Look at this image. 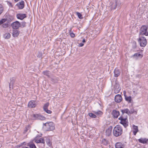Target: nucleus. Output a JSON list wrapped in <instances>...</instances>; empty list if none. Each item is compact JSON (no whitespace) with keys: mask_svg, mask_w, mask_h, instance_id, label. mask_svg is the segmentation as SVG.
I'll use <instances>...</instances> for the list:
<instances>
[{"mask_svg":"<svg viewBox=\"0 0 148 148\" xmlns=\"http://www.w3.org/2000/svg\"><path fill=\"white\" fill-rule=\"evenodd\" d=\"M137 40L140 47H144L146 45L147 40L145 37L139 36Z\"/></svg>","mask_w":148,"mask_h":148,"instance_id":"nucleus-5","label":"nucleus"},{"mask_svg":"<svg viewBox=\"0 0 148 148\" xmlns=\"http://www.w3.org/2000/svg\"><path fill=\"white\" fill-rule=\"evenodd\" d=\"M20 23L18 21H16L11 24V26L14 29H17L20 27Z\"/></svg>","mask_w":148,"mask_h":148,"instance_id":"nucleus-8","label":"nucleus"},{"mask_svg":"<svg viewBox=\"0 0 148 148\" xmlns=\"http://www.w3.org/2000/svg\"><path fill=\"white\" fill-rule=\"evenodd\" d=\"M42 73L44 75L47 76L48 77L50 78L51 72L48 70H46L42 72Z\"/></svg>","mask_w":148,"mask_h":148,"instance_id":"nucleus-24","label":"nucleus"},{"mask_svg":"<svg viewBox=\"0 0 148 148\" xmlns=\"http://www.w3.org/2000/svg\"><path fill=\"white\" fill-rule=\"evenodd\" d=\"M35 142L36 143H41L43 144V147H44L45 146V140L44 138H36L35 139Z\"/></svg>","mask_w":148,"mask_h":148,"instance_id":"nucleus-10","label":"nucleus"},{"mask_svg":"<svg viewBox=\"0 0 148 148\" xmlns=\"http://www.w3.org/2000/svg\"><path fill=\"white\" fill-rule=\"evenodd\" d=\"M148 25H143L140 28L139 31V36L145 35L148 36Z\"/></svg>","mask_w":148,"mask_h":148,"instance_id":"nucleus-2","label":"nucleus"},{"mask_svg":"<svg viewBox=\"0 0 148 148\" xmlns=\"http://www.w3.org/2000/svg\"><path fill=\"white\" fill-rule=\"evenodd\" d=\"M20 32L17 30H15L13 31L12 35L13 37H17L19 35Z\"/></svg>","mask_w":148,"mask_h":148,"instance_id":"nucleus-25","label":"nucleus"},{"mask_svg":"<svg viewBox=\"0 0 148 148\" xmlns=\"http://www.w3.org/2000/svg\"><path fill=\"white\" fill-rule=\"evenodd\" d=\"M51 79V81L53 83H57L59 80L58 77H56L55 76H53L50 77Z\"/></svg>","mask_w":148,"mask_h":148,"instance_id":"nucleus-18","label":"nucleus"},{"mask_svg":"<svg viewBox=\"0 0 148 148\" xmlns=\"http://www.w3.org/2000/svg\"><path fill=\"white\" fill-rule=\"evenodd\" d=\"M76 15L78 16V18L80 19H82L83 18L82 16V14L78 12H76Z\"/></svg>","mask_w":148,"mask_h":148,"instance_id":"nucleus-33","label":"nucleus"},{"mask_svg":"<svg viewBox=\"0 0 148 148\" xmlns=\"http://www.w3.org/2000/svg\"><path fill=\"white\" fill-rule=\"evenodd\" d=\"M31 116L33 119H38L40 120H45L46 118L43 116H42L40 114H33L31 115Z\"/></svg>","mask_w":148,"mask_h":148,"instance_id":"nucleus-6","label":"nucleus"},{"mask_svg":"<svg viewBox=\"0 0 148 148\" xmlns=\"http://www.w3.org/2000/svg\"><path fill=\"white\" fill-rule=\"evenodd\" d=\"M69 32L70 33L71 36L73 38L75 37V34L73 33L72 32H71V29H70L69 30Z\"/></svg>","mask_w":148,"mask_h":148,"instance_id":"nucleus-38","label":"nucleus"},{"mask_svg":"<svg viewBox=\"0 0 148 148\" xmlns=\"http://www.w3.org/2000/svg\"><path fill=\"white\" fill-rule=\"evenodd\" d=\"M27 17V15L25 14L19 13L17 14L16 15L17 18L18 19L21 20H23L24 18H26Z\"/></svg>","mask_w":148,"mask_h":148,"instance_id":"nucleus-13","label":"nucleus"},{"mask_svg":"<svg viewBox=\"0 0 148 148\" xmlns=\"http://www.w3.org/2000/svg\"><path fill=\"white\" fill-rule=\"evenodd\" d=\"M36 105L35 101L32 100L29 102L28 106L29 107L34 108L36 107Z\"/></svg>","mask_w":148,"mask_h":148,"instance_id":"nucleus-16","label":"nucleus"},{"mask_svg":"<svg viewBox=\"0 0 148 148\" xmlns=\"http://www.w3.org/2000/svg\"><path fill=\"white\" fill-rule=\"evenodd\" d=\"M6 19L3 18L0 20V25L3 24L5 23L6 21Z\"/></svg>","mask_w":148,"mask_h":148,"instance_id":"nucleus-41","label":"nucleus"},{"mask_svg":"<svg viewBox=\"0 0 148 148\" xmlns=\"http://www.w3.org/2000/svg\"><path fill=\"white\" fill-rule=\"evenodd\" d=\"M114 76L115 77H118L120 74V71L117 68L115 69L114 71Z\"/></svg>","mask_w":148,"mask_h":148,"instance_id":"nucleus-19","label":"nucleus"},{"mask_svg":"<svg viewBox=\"0 0 148 148\" xmlns=\"http://www.w3.org/2000/svg\"><path fill=\"white\" fill-rule=\"evenodd\" d=\"M122 97L121 95H116L115 97L114 100L116 103H120L122 100Z\"/></svg>","mask_w":148,"mask_h":148,"instance_id":"nucleus-12","label":"nucleus"},{"mask_svg":"<svg viewBox=\"0 0 148 148\" xmlns=\"http://www.w3.org/2000/svg\"><path fill=\"white\" fill-rule=\"evenodd\" d=\"M93 112L95 113V114L97 115H102L103 113L101 111L99 110L97 112L94 111H93Z\"/></svg>","mask_w":148,"mask_h":148,"instance_id":"nucleus-36","label":"nucleus"},{"mask_svg":"<svg viewBox=\"0 0 148 148\" xmlns=\"http://www.w3.org/2000/svg\"><path fill=\"white\" fill-rule=\"evenodd\" d=\"M116 148H123L124 145L120 142L117 143L115 145Z\"/></svg>","mask_w":148,"mask_h":148,"instance_id":"nucleus-22","label":"nucleus"},{"mask_svg":"<svg viewBox=\"0 0 148 148\" xmlns=\"http://www.w3.org/2000/svg\"><path fill=\"white\" fill-rule=\"evenodd\" d=\"M26 23L25 22H22L21 24L20 27H24L26 26Z\"/></svg>","mask_w":148,"mask_h":148,"instance_id":"nucleus-42","label":"nucleus"},{"mask_svg":"<svg viewBox=\"0 0 148 148\" xmlns=\"http://www.w3.org/2000/svg\"><path fill=\"white\" fill-rule=\"evenodd\" d=\"M16 80V78L15 77H12L10 79V82L9 83V88H11V85L12 86H13Z\"/></svg>","mask_w":148,"mask_h":148,"instance_id":"nucleus-20","label":"nucleus"},{"mask_svg":"<svg viewBox=\"0 0 148 148\" xmlns=\"http://www.w3.org/2000/svg\"><path fill=\"white\" fill-rule=\"evenodd\" d=\"M49 105V103L47 102L45 103L43 106V109L44 111L46 112L47 113L51 114L52 113V111L51 110H49L48 109V108Z\"/></svg>","mask_w":148,"mask_h":148,"instance_id":"nucleus-9","label":"nucleus"},{"mask_svg":"<svg viewBox=\"0 0 148 148\" xmlns=\"http://www.w3.org/2000/svg\"><path fill=\"white\" fill-rule=\"evenodd\" d=\"M136 47V43L135 42L134 44L132 46V48L134 49H135Z\"/></svg>","mask_w":148,"mask_h":148,"instance_id":"nucleus-44","label":"nucleus"},{"mask_svg":"<svg viewBox=\"0 0 148 148\" xmlns=\"http://www.w3.org/2000/svg\"><path fill=\"white\" fill-rule=\"evenodd\" d=\"M42 56V54L40 52H39L38 53L37 57L39 58H41Z\"/></svg>","mask_w":148,"mask_h":148,"instance_id":"nucleus-43","label":"nucleus"},{"mask_svg":"<svg viewBox=\"0 0 148 148\" xmlns=\"http://www.w3.org/2000/svg\"><path fill=\"white\" fill-rule=\"evenodd\" d=\"M30 126L29 125L26 126L24 130V133H25L30 128Z\"/></svg>","mask_w":148,"mask_h":148,"instance_id":"nucleus-34","label":"nucleus"},{"mask_svg":"<svg viewBox=\"0 0 148 148\" xmlns=\"http://www.w3.org/2000/svg\"><path fill=\"white\" fill-rule=\"evenodd\" d=\"M112 114L114 118H117L120 115V112L118 111L114 110L112 111Z\"/></svg>","mask_w":148,"mask_h":148,"instance_id":"nucleus-14","label":"nucleus"},{"mask_svg":"<svg viewBox=\"0 0 148 148\" xmlns=\"http://www.w3.org/2000/svg\"><path fill=\"white\" fill-rule=\"evenodd\" d=\"M124 93V94L126 95V92L125 91H124L123 92Z\"/></svg>","mask_w":148,"mask_h":148,"instance_id":"nucleus-49","label":"nucleus"},{"mask_svg":"<svg viewBox=\"0 0 148 148\" xmlns=\"http://www.w3.org/2000/svg\"><path fill=\"white\" fill-rule=\"evenodd\" d=\"M133 133L134 135H136L137 133L138 132V130L137 126H136L134 125H133Z\"/></svg>","mask_w":148,"mask_h":148,"instance_id":"nucleus-21","label":"nucleus"},{"mask_svg":"<svg viewBox=\"0 0 148 148\" xmlns=\"http://www.w3.org/2000/svg\"><path fill=\"white\" fill-rule=\"evenodd\" d=\"M82 42L84 43L86 42V40L85 39H83L82 40Z\"/></svg>","mask_w":148,"mask_h":148,"instance_id":"nucleus-47","label":"nucleus"},{"mask_svg":"<svg viewBox=\"0 0 148 148\" xmlns=\"http://www.w3.org/2000/svg\"><path fill=\"white\" fill-rule=\"evenodd\" d=\"M7 2L9 6H11V7H13V5H12V3L11 2L9 1H8Z\"/></svg>","mask_w":148,"mask_h":148,"instance_id":"nucleus-45","label":"nucleus"},{"mask_svg":"<svg viewBox=\"0 0 148 148\" xmlns=\"http://www.w3.org/2000/svg\"><path fill=\"white\" fill-rule=\"evenodd\" d=\"M114 93L116 94L119 93L121 90V88L119 83L116 81L115 82L114 86Z\"/></svg>","mask_w":148,"mask_h":148,"instance_id":"nucleus-7","label":"nucleus"},{"mask_svg":"<svg viewBox=\"0 0 148 148\" xmlns=\"http://www.w3.org/2000/svg\"><path fill=\"white\" fill-rule=\"evenodd\" d=\"M121 111L122 112V114L121 115H122V116H125L124 115V114L125 113H126L128 115L129 114V110L127 108L121 110Z\"/></svg>","mask_w":148,"mask_h":148,"instance_id":"nucleus-23","label":"nucleus"},{"mask_svg":"<svg viewBox=\"0 0 148 148\" xmlns=\"http://www.w3.org/2000/svg\"><path fill=\"white\" fill-rule=\"evenodd\" d=\"M89 115L92 118H96L97 117V116L96 115L92 113H89Z\"/></svg>","mask_w":148,"mask_h":148,"instance_id":"nucleus-39","label":"nucleus"},{"mask_svg":"<svg viewBox=\"0 0 148 148\" xmlns=\"http://www.w3.org/2000/svg\"><path fill=\"white\" fill-rule=\"evenodd\" d=\"M27 146L29 147V148H36V146L33 143H28Z\"/></svg>","mask_w":148,"mask_h":148,"instance_id":"nucleus-32","label":"nucleus"},{"mask_svg":"<svg viewBox=\"0 0 148 148\" xmlns=\"http://www.w3.org/2000/svg\"><path fill=\"white\" fill-rule=\"evenodd\" d=\"M112 127L110 126L106 130V135L107 136H110L111 134Z\"/></svg>","mask_w":148,"mask_h":148,"instance_id":"nucleus-15","label":"nucleus"},{"mask_svg":"<svg viewBox=\"0 0 148 148\" xmlns=\"http://www.w3.org/2000/svg\"><path fill=\"white\" fill-rule=\"evenodd\" d=\"M22 148H29L27 147L24 146V147H22Z\"/></svg>","mask_w":148,"mask_h":148,"instance_id":"nucleus-48","label":"nucleus"},{"mask_svg":"<svg viewBox=\"0 0 148 148\" xmlns=\"http://www.w3.org/2000/svg\"><path fill=\"white\" fill-rule=\"evenodd\" d=\"M119 120H120V123L125 128H126L129 124V122L127 119V116H122L121 115L119 118Z\"/></svg>","mask_w":148,"mask_h":148,"instance_id":"nucleus-3","label":"nucleus"},{"mask_svg":"<svg viewBox=\"0 0 148 148\" xmlns=\"http://www.w3.org/2000/svg\"><path fill=\"white\" fill-rule=\"evenodd\" d=\"M117 1H116L115 2L113 3L112 5H111L112 9L113 10L115 9L117 7Z\"/></svg>","mask_w":148,"mask_h":148,"instance_id":"nucleus-29","label":"nucleus"},{"mask_svg":"<svg viewBox=\"0 0 148 148\" xmlns=\"http://www.w3.org/2000/svg\"><path fill=\"white\" fill-rule=\"evenodd\" d=\"M143 56L142 55H141L140 53H135L134 55H133L132 57H140V58H142Z\"/></svg>","mask_w":148,"mask_h":148,"instance_id":"nucleus-31","label":"nucleus"},{"mask_svg":"<svg viewBox=\"0 0 148 148\" xmlns=\"http://www.w3.org/2000/svg\"><path fill=\"white\" fill-rule=\"evenodd\" d=\"M44 125L46 127V129L47 131H52L55 129V124L52 122H47L44 124Z\"/></svg>","mask_w":148,"mask_h":148,"instance_id":"nucleus-4","label":"nucleus"},{"mask_svg":"<svg viewBox=\"0 0 148 148\" xmlns=\"http://www.w3.org/2000/svg\"><path fill=\"white\" fill-rule=\"evenodd\" d=\"M129 114H132L134 112H136V113L137 112L135 111L134 109V108H132L130 109V110H129Z\"/></svg>","mask_w":148,"mask_h":148,"instance_id":"nucleus-37","label":"nucleus"},{"mask_svg":"<svg viewBox=\"0 0 148 148\" xmlns=\"http://www.w3.org/2000/svg\"><path fill=\"white\" fill-rule=\"evenodd\" d=\"M138 141L143 144L148 143V139L146 138H140L138 139Z\"/></svg>","mask_w":148,"mask_h":148,"instance_id":"nucleus-17","label":"nucleus"},{"mask_svg":"<svg viewBox=\"0 0 148 148\" xmlns=\"http://www.w3.org/2000/svg\"><path fill=\"white\" fill-rule=\"evenodd\" d=\"M109 143V141L105 139H103L101 141V143L105 146L107 145Z\"/></svg>","mask_w":148,"mask_h":148,"instance_id":"nucleus-28","label":"nucleus"},{"mask_svg":"<svg viewBox=\"0 0 148 148\" xmlns=\"http://www.w3.org/2000/svg\"><path fill=\"white\" fill-rule=\"evenodd\" d=\"M4 10L3 7L1 4H0V15L3 12Z\"/></svg>","mask_w":148,"mask_h":148,"instance_id":"nucleus-35","label":"nucleus"},{"mask_svg":"<svg viewBox=\"0 0 148 148\" xmlns=\"http://www.w3.org/2000/svg\"><path fill=\"white\" fill-rule=\"evenodd\" d=\"M123 133V129L122 127L117 125L114 127L113 130V134L115 137L120 136Z\"/></svg>","mask_w":148,"mask_h":148,"instance_id":"nucleus-1","label":"nucleus"},{"mask_svg":"<svg viewBox=\"0 0 148 148\" xmlns=\"http://www.w3.org/2000/svg\"><path fill=\"white\" fill-rule=\"evenodd\" d=\"M84 44L82 43H80L79 44L78 46L80 47H82L84 45Z\"/></svg>","mask_w":148,"mask_h":148,"instance_id":"nucleus-46","label":"nucleus"},{"mask_svg":"<svg viewBox=\"0 0 148 148\" xmlns=\"http://www.w3.org/2000/svg\"><path fill=\"white\" fill-rule=\"evenodd\" d=\"M8 23H3L2 25V27L3 28H6L8 27Z\"/></svg>","mask_w":148,"mask_h":148,"instance_id":"nucleus-40","label":"nucleus"},{"mask_svg":"<svg viewBox=\"0 0 148 148\" xmlns=\"http://www.w3.org/2000/svg\"><path fill=\"white\" fill-rule=\"evenodd\" d=\"M11 35L10 33H6L3 35V37L5 39H8L10 37Z\"/></svg>","mask_w":148,"mask_h":148,"instance_id":"nucleus-30","label":"nucleus"},{"mask_svg":"<svg viewBox=\"0 0 148 148\" xmlns=\"http://www.w3.org/2000/svg\"><path fill=\"white\" fill-rule=\"evenodd\" d=\"M124 96L125 97V100L127 101L129 103H131L132 101V97L131 96L129 97H127L126 95L124 94Z\"/></svg>","mask_w":148,"mask_h":148,"instance_id":"nucleus-26","label":"nucleus"},{"mask_svg":"<svg viewBox=\"0 0 148 148\" xmlns=\"http://www.w3.org/2000/svg\"><path fill=\"white\" fill-rule=\"evenodd\" d=\"M16 5L18 7L19 9H22L24 8L25 6V3L22 0L20 2L18 3Z\"/></svg>","mask_w":148,"mask_h":148,"instance_id":"nucleus-11","label":"nucleus"},{"mask_svg":"<svg viewBox=\"0 0 148 148\" xmlns=\"http://www.w3.org/2000/svg\"><path fill=\"white\" fill-rule=\"evenodd\" d=\"M45 141L47 145L49 147H50L52 145V143L50 139L48 138H46L45 139Z\"/></svg>","mask_w":148,"mask_h":148,"instance_id":"nucleus-27","label":"nucleus"}]
</instances>
